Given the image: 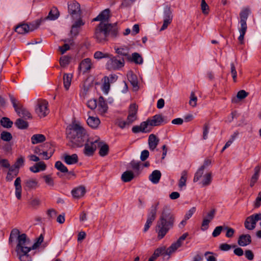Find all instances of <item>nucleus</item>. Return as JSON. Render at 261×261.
I'll return each mask as SVG.
<instances>
[{
  "instance_id": "obj_13",
  "label": "nucleus",
  "mask_w": 261,
  "mask_h": 261,
  "mask_svg": "<svg viewBox=\"0 0 261 261\" xmlns=\"http://www.w3.org/2000/svg\"><path fill=\"white\" fill-rule=\"evenodd\" d=\"M164 121V118L161 114H157L151 118H148L146 122L148 126H156L161 125Z\"/></svg>"
},
{
  "instance_id": "obj_59",
  "label": "nucleus",
  "mask_w": 261,
  "mask_h": 261,
  "mask_svg": "<svg viewBox=\"0 0 261 261\" xmlns=\"http://www.w3.org/2000/svg\"><path fill=\"white\" fill-rule=\"evenodd\" d=\"M130 166L132 168L136 171L137 172V174L139 173V170L140 168V164L139 162L135 161L134 160L132 161L130 163Z\"/></svg>"
},
{
  "instance_id": "obj_61",
  "label": "nucleus",
  "mask_w": 261,
  "mask_h": 261,
  "mask_svg": "<svg viewBox=\"0 0 261 261\" xmlns=\"http://www.w3.org/2000/svg\"><path fill=\"white\" fill-rule=\"evenodd\" d=\"M43 239L44 238L43 235L42 234H40V236L37 239V241L33 244L32 249H35L38 247L43 242Z\"/></svg>"
},
{
  "instance_id": "obj_38",
  "label": "nucleus",
  "mask_w": 261,
  "mask_h": 261,
  "mask_svg": "<svg viewBox=\"0 0 261 261\" xmlns=\"http://www.w3.org/2000/svg\"><path fill=\"white\" fill-rule=\"evenodd\" d=\"M72 75L70 74H64L63 76L64 86L66 90H68L71 84Z\"/></svg>"
},
{
  "instance_id": "obj_43",
  "label": "nucleus",
  "mask_w": 261,
  "mask_h": 261,
  "mask_svg": "<svg viewBox=\"0 0 261 261\" xmlns=\"http://www.w3.org/2000/svg\"><path fill=\"white\" fill-rule=\"evenodd\" d=\"M128 80L130 82L133 87L134 88L138 89L139 88L137 78L136 75H135L132 73L130 74V75L128 76Z\"/></svg>"
},
{
  "instance_id": "obj_27",
  "label": "nucleus",
  "mask_w": 261,
  "mask_h": 261,
  "mask_svg": "<svg viewBox=\"0 0 261 261\" xmlns=\"http://www.w3.org/2000/svg\"><path fill=\"white\" fill-rule=\"evenodd\" d=\"M249 11L248 9H244L242 10L240 14V24L241 27H247V23H246V20L248 18V15H249Z\"/></svg>"
},
{
  "instance_id": "obj_4",
  "label": "nucleus",
  "mask_w": 261,
  "mask_h": 261,
  "mask_svg": "<svg viewBox=\"0 0 261 261\" xmlns=\"http://www.w3.org/2000/svg\"><path fill=\"white\" fill-rule=\"evenodd\" d=\"M17 241V244L16 247L17 253H19L20 252H29L32 249L31 247L28 246L30 240L27 238L25 233L18 235Z\"/></svg>"
},
{
  "instance_id": "obj_34",
  "label": "nucleus",
  "mask_w": 261,
  "mask_h": 261,
  "mask_svg": "<svg viewBox=\"0 0 261 261\" xmlns=\"http://www.w3.org/2000/svg\"><path fill=\"white\" fill-rule=\"evenodd\" d=\"M15 124L18 128L21 129H26L29 126L28 122L21 118L17 119L15 122Z\"/></svg>"
},
{
  "instance_id": "obj_29",
  "label": "nucleus",
  "mask_w": 261,
  "mask_h": 261,
  "mask_svg": "<svg viewBox=\"0 0 261 261\" xmlns=\"http://www.w3.org/2000/svg\"><path fill=\"white\" fill-rule=\"evenodd\" d=\"M135 177V175L132 171H126L121 175V180L124 182L130 181Z\"/></svg>"
},
{
  "instance_id": "obj_5",
  "label": "nucleus",
  "mask_w": 261,
  "mask_h": 261,
  "mask_svg": "<svg viewBox=\"0 0 261 261\" xmlns=\"http://www.w3.org/2000/svg\"><path fill=\"white\" fill-rule=\"evenodd\" d=\"M100 144L101 142L98 139L86 143L84 145V154L89 156L93 155L97 147H100Z\"/></svg>"
},
{
  "instance_id": "obj_46",
  "label": "nucleus",
  "mask_w": 261,
  "mask_h": 261,
  "mask_svg": "<svg viewBox=\"0 0 261 261\" xmlns=\"http://www.w3.org/2000/svg\"><path fill=\"white\" fill-rule=\"evenodd\" d=\"M19 116H21L25 118L31 119L32 115L31 113L23 107L20 110L19 113H17Z\"/></svg>"
},
{
  "instance_id": "obj_30",
  "label": "nucleus",
  "mask_w": 261,
  "mask_h": 261,
  "mask_svg": "<svg viewBox=\"0 0 261 261\" xmlns=\"http://www.w3.org/2000/svg\"><path fill=\"white\" fill-rule=\"evenodd\" d=\"M212 181V173L211 172H207L203 175L201 184L203 187H205L210 185L211 184Z\"/></svg>"
},
{
  "instance_id": "obj_53",
  "label": "nucleus",
  "mask_w": 261,
  "mask_h": 261,
  "mask_svg": "<svg viewBox=\"0 0 261 261\" xmlns=\"http://www.w3.org/2000/svg\"><path fill=\"white\" fill-rule=\"evenodd\" d=\"M70 58L66 56L62 57L60 60V64L62 67H65L69 64Z\"/></svg>"
},
{
  "instance_id": "obj_26",
  "label": "nucleus",
  "mask_w": 261,
  "mask_h": 261,
  "mask_svg": "<svg viewBox=\"0 0 261 261\" xmlns=\"http://www.w3.org/2000/svg\"><path fill=\"white\" fill-rule=\"evenodd\" d=\"M260 169L261 167L259 166H257L254 168V173L252 176L250 181V186L251 187H253L255 184L257 182V180L258 179Z\"/></svg>"
},
{
  "instance_id": "obj_18",
  "label": "nucleus",
  "mask_w": 261,
  "mask_h": 261,
  "mask_svg": "<svg viewBox=\"0 0 261 261\" xmlns=\"http://www.w3.org/2000/svg\"><path fill=\"white\" fill-rule=\"evenodd\" d=\"M86 189L84 186H79L73 189L71 191L72 196L77 199H79L85 194Z\"/></svg>"
},
{
  "instance_id": "obj_32",
  "label": "nucleus",
  "mask_w": 261,
  "mask_h": 261,
  "mask_svg": "<svg viewBox=\"0 0 261 261\" xmlns=\"http://www.w3.org/2000/svg\"><path fill=\"white\" fill-rule=\"evenodd\" d=\"M188 178V172L184 170L181 173V177L178 181V187L181 189L183 187L186 186V181Z\"/></svg>"
},
{
  "instance_id": "obj_12",
  "label": "nucleus",
  "mask_w": 261,
  "mask_h": 261,
  "mask_svg": "<svg viewBox=\"0 0 261 261\" xmlns=\"http://www.w3.org/2000/svg\"><path fill=\"white\" fill-rule=\"evenodd\" d=\"M138 106L136 103L130 105L127 119L132 124L137 119Z\"/></svg>"
},
{
  "instance_id": "obj_51",
  "label": "nucleus",
  "mask_w": 261,
  "mask_h": 261,
  "mask_svg": "<svg viewBox=\"0 0 261 261\" xmlns=\"http://www.w3.org/2000/svg\"><path fill=\"white\" fill-rule=\"evenodd\" d=\"M236 245H230L227 243H223L220 245L219 249L223 251H227L229 250L231 248H235Z\"/></svg>"
},
{
  "instance_id": "obj_25",
  "label": "nucleus",
  "mask_w": 261,
  "mask_h": 261,
  "mask_svg": "<svg viewBox=\"0 0 261 261\" xmlns=\"http://www.w3.org/2000/svg\"><path fill=\"white\" fill-rule=\"evenodd\" d=\"M46 168L45 164L43 162H40L30 167V170L33 173H37L40 171L45 170Z\"/></svg>"
},
{
  "instance_id": "obj_23",
  "label": "nucleus",
  "mask_w": 261,
  "mask_h": 261,
  "mask_svg": "<svg viewBox=\"0 0 261 261\" xmlns=\"http://www.w3.org/2000/svg\"><path fill=\"white\" fill-rule=\"evenodd\" d=\"M159 142V139L154 134H151L148 138V145L151 150H154Z\"/></svg>"
},
{
  "instance_id": "obj_58",
  "label": "nucleus",
  "mask_w": 261,
  "mask_h": 261,
  "mask_svg": "<svg viewBox=\"0 0 261 261\" xmlns=\"http://www.w3.org/2000/svg\"><path fill=\"white\" fill-rule=\"evenodd\" d=\"M24 159L22 156L18 158L14 164L15 168L19 169L21 166H22L24 164Z\"/></svg>"
},
{
  "instance_id": "obj_56",
  "label": "nucleus",
  "mask_w": 261,
  "mask_h": 261,
  "mask_svg": "<svg viewBox=\"0 0 261 261\" xmlns=\"http://www.w3.org/2000/svg\"><path fill=\"white\" fill-rule=\"evenodd\" d=\"M20 232L17 229H13L10 233V238H9V242H12L13 239L15 238L16 237H18V235H20L19 234Z\"/></svg>"
},
{
  "instance_id": "obj_54",
  "label": "nucleus",
  "mask_w": 261,
  "mask_h": 261,
  "mask_svg": "<svg viewBox=\"0 0 261 261\" xmlns=\"http://www.w3.org/2000/svg\"><path fill=\"white\" fill-rule=\"evenodd\" d=\"M197 98L195 96L194 92H192L190 95V100L189 101V104L193 107H195L197 104Z\"/></svg>"
},
{
  "instance_id": "obj_10",
  "label": "nucleus",
  "mask_w": 261,
  "mask_h": 261,
  "mask_svg": "<svg viewBox=\"0 0 261 261\" xmlns=\"http://www.w3.org/2000/svg\"><path fill=\"white\" fill-rule=\"evenodd\" d=\"M124 65V60H119L117 57H113L110 58L107 63V68L111 70L117 69Z\"/></svg>"
},
{
  "instance_id": "obj_42",
  "label": "nucleus",
  "mask_w": 261,
  "mask_h": 261,
  "mask_svg": "<svg viewBox=\"0 0 261 261\" xmlns=\"http://www.w3.org/2000/svg\"><path fill=\"white\" fill-rule=\"evenodd\" d=\"M0 138L4 141L9 142L12 139L13 137L12 134L10 132L3 131L1 134Z\"/></svg>"
},
{
  "instance_id": "obj_6",
  "label": "nucleus",
  "mask_w": 261,
  "mask_h": 261,
  "mask_svg": "<svg viewBox=\"0 0 261 261\" xmlns=\"http://www.w3.org/2000/svg\"><path fill=\"white\" fill-rule=\"evenodd\" d=\"M173 15L170 7L166 6L164 10V21L163 24L160 29V31L166 29L172 20Z\"/></svg>"
},
{
  "instance_id": "obj_44",
  "label": "nucleus",
  "mask_w": 261,
  "mask_h": 261,
  "mask_svg": "<svg viewBox=\"0 0 261 261\" xmlns=\"http://www.w3.org/2000/svg\"><path fill=\"white\" fill-rule=\"evenodd\" d=\"M132 61L136 64H141L143 63V59L139 54L134 53L132 54Z\"/></svg>"
},
{
  "instance_id": "obj_35",
  "label": "nucleus",
  "mask_w": 261,
  "mask_h": 261,
  "mask_svg": "<svg viewBox=\"0 0 261 261\" xmlns=\"http://www.w3.org/2000/svg\"><path fill=\"white\" fill-rule=\"evenodd\" d=\"M168 248L166 249L165 247H161L157 248L156 250H155L154 252V255H156L158 257H159L160 255H162L164 256L166 255H169L172 253H169L168 252Z\"/></svg>"
},
{
  "instance_id": "obj_7",
  "label": "nucleus",
  "mask_w": 261,
  "mask_h": 261,
  "mask_svg": "<svg viewBox=\"0 0 261 261\" xmlns=\"http://www.w3.org/2000/svg\"><path fill=\"white\" fill-rule=\"evenodd\" d=\"M48 102L45 100L39 99L38 101L36 112L40 117H44L49 113Z\"/></svg>"
},
{
  "instance_id": "obj_8",
  "label": "nucleus",
  "mask_w": 261,
  "mask_h": 261,
  "mask_svg": "<svg viewBox=\"0 0 261 261\" xmlns=\"http://www.w3.org/2000/svg\"><path fill=\"white\" fill-rule=\"evenodd\" d=\"M68 13L73 18L81 16L80 5L76 2H71L68 4Z\"/></svg>"
},
{
  "instance_id": "obj_14",
  "label": "nucleus",
  "mask_w": 261,
  "mask_h": 261,
  "mask_svg": "<svg viewBox=\"0 0 261 261\" xmlns=\"http://www.w3.org/2000/svg\"><path fill=\"white\" fill-rule=\"evenodd\" d=\"M188 233L187 232L184 233L177 240V241L173 243L169 248H168V252L169 253H173L175 252L179 247H180L182 244V242L184 241L186 238L188 237Z\"/></svg>"
},
{
  "instance_id": "obj_9",
  "label": "nucleus",
  "mask_w": 261,
  "mask_h": 261,
  "mask_svg": "<svg viewBox=\"0 0 261 261\" xmlns=\"http://www.w3.org/2000/svg\"><path fill=\"white\" fill-rule=\"evenodd\" d=\"M39 25V23L37 24H21L17 26L15 28V31L21 34H24L29 32H31L34 31L35 29H37Z\"/></svg>"
},
{
  "instance_id": "obj_40",
  "label": "nucleus",
  "mask_w": 261,
  "mask_h": 261,
  "mask_svg": "<svg viewBox=\"0 0 261 261\" xmlns=\"http://www.w3.org/2000/svg\"><path fill=\"white\" fill-rule=\"evenodd\" d=\"M102 142H101V144L100 147H98L100 148L99 154L101 156H105L108 154L109 152V146L106 144H102Z\"/></svg>"
},
{
  "instance_id": "obj_3",
  "label": "nucleus",
  "mask_w": 261,
  "mask_h": 261,
  "mask_svg": "<svg viewBox=\"0 0 261 261\" xmlns=\"http://www.w3.org/2000/svg\"><path fill=\"white\" fill-rule=\"evenodd\" d=\"M67 138L70 141L69 145L71 147H82L86 138V130L79 124H74L67 133Z\"/></svg>"
},
{
  "instance_id": "obj_52",
  "label": "nucleus",
  "mask_w": 261,
  "mask_h": 261,
  "mask_svg": "<svg viewBox=\"0 0 261 261\" xmlns=\"http://www.w3.org/2000/svg\"><path fill=\"white\" fill-rule=\"evenodd\" d=\"M43 179L45 183L50 187H54V181L53 178L51 177L50 175H44L43 176Z\"/></svg>"
},
{
  "instance_id": "obj_16",
  "label": "nucleus",
  "mask_w": 261,
  "mask_h": 261,
  "mask_svg": "<svg viewBox=\"0 0 261 261\" xmlns=\"http://www.w3.org/2000/svg\"><path fill=\"white\" fill-rule=\"evenodd\" d=\"M63 160L67 165L75 164L79 161L78 156L75 153L72 155L64 154L63 156Z\"/></svg>"
},
{
  "instance_id": "obj_17",
  "label": "nucleus",
  "mask_w": 261,
  "mask_h": 261,
  "mask_svg": "<svg viewBox=\"0 0 261 261\" xmlns=\"http://www.w3.org/2000/svg\"><path fill=\"white\" fill-rule=\"evenodd\" d=\"M38 187V182L36 179L30 178L24 181V188L25 190H31Z\"/></svg>"
},
{
  "instance_id": "obj_57",
  "label": "nucleus",
  "mask_w": 261,
  "mask_h": 261,
  "mask_svg": "<svg viewBox=\"0 0 261 261\" xmlns=\"http://www.w3.org/2000/svg\"><path fill=\"white\" fill-rule=\"evenodd\" d=\"M248 220L253 221V223L254 224L255 222L256 223L258 221L261 220V213L255 214L250 216V218Z\"/></svg>"
},
{
  "instance_id": "obj_55",
  "label": "nucleus",
  "mask_w": 261,
  "mask_h": 261,
  "mask_svg": "<svg viewBox=\"0 0 261 261\" xmlns=\"http://www.w3.org/2000/svg\"><path fill=\"white\" fill-rule=\"evenodd\" d=\"M109 55L108 54H104L101 51H97L94 54V57L95 59L99 60L102 58L109 57Z\"/></svg>"
},
{
  "instance_id": "obj_50",
  "label": "nucleus",
  "mask_w": 261,
  "mask_h": 261,
  "mask_svg": "<svg viewBox=\"0 0 261 261\" xmlns=\"http://www.w3.org/2000/svg\"><path fill=\"white\" fill-rule=\"evenodd\" d=\"M247 28L241 27V28L239 30L240 35L238 38V40L241 44L244 43V38L245 33L246 32Z\"/></svg>"
},
{
  "instance_id": "obj_20",
  "label": "nucleus",
  "mask_w": 261,
  "mask_h": 261,
  "mask_svg": "<svg viewBox=\"0 0 261 261\" xmlns=\"http://www.w3.org/2000/svg\"><path fill=\"white\" fill-rule=\"evenodd\" d=\"M87 124L93 129L98 128L100 121L97 117L89 116L87 120Z\"/></svg>"
},
{
  "instance_id": "obj_24",
  "label": "nucleus",
  "mask_w": 261,
  "mask_h": 261,
  "mask_svg": "<svg viewBox=\"0 0 261 261\" xmlns=\"http://www.w3.org/2000/svg\"><path fill=\"white\" fill-rule=\"evenodd\" d=\"M14 186L15 188V195L18 199L21 198L22 187L21 185V178L20 177L16 178L14 181Z\"/></svg>"
},
{
  "instance_id": "obj_1",
  "label": "nucleus",
  "mask_w": 261,
  "mask_h": 261,
  "mask_svg": "<svg viewBox=\"0 0 261 261\" xmlns=\"http://www.w3.org/2000/svg\"><path fill=\"white\" fill-rule=\"evenodd\" d=\"M110 16V10L106 9L101 11L93 21H100L95 29L94 38L98 43H104L109 38H115L118 34V29L116 23H108Z\"/></svg>"
},
{
  "instance_id": "obj_37",
  "label": "nucleus",
  "mask_w": 261,
  "mask_h": 261,
  "mask_svg": "<svg viewBox=\"0 0 261 261\" xmlns=\"http://www.w3.org/2000/svg\"><path fill=\"white\" fill-rule=\"evenodd\" d=\"M59 16V12L57 8H53L49 11L47 18L50 20H55Z\"/></svg>"
},
{
  "instance_id": "obj_28",
  "label": "nucleus",
  "mask_w": 261,
  "mask_h": 261,
  "mask_svg": "<svg viewBox=\"0 0 261 261\" xmlns=\"http://www.w3.org/2000/svg\"><path fill=\"white\" fill-rule=\"evenodd\" d=\"M161 175L160 171L155 170L149 175V179L153 184H156L159 183Z\"/></svg>"
},
{
  "instance_id": "obj_41",
  "label": "nucleus",
  "mask_w": 261,
  "mask_h": 261,
  "mask_svg": "<svg viewBox=\"0 0 261 261\" xmlns=\"http://www.w3.org/2000/svg\"><path fill=\"white\" fill-rule=\"evenodd\" d=\"M28 253L29 252H20L17 254L20 261H32V258L31 256L28 254Z\"/></svg>"
},
{
  "instance_id": "obj_36",
  "label": "nucleus",
  "mask_w": 261,
  "mask_h": 261,
  "mask_svg": "<svg viewBox=\"0 0 261 261\" xmlns=\"http://www.w3.org/2000/svg\"><path fill=\"white\" fill-rule=\"evenodd\" d=\"M1 124L4 128H10L13 125V122L8 117H3L0 121Z\"/></svg>"
},
{
  "instance_id": "obj_31",
  "label": "nucleus",
  "mask_w": 261,
  "mask_h": 261,
  "mask_svg": "<svg viewBox=\"0 0 261 261\" xmlns=\"http://www.w3.org/2000/svg\"><path fill=\"white\" fill-rule=\"evenodd\" d=\"M45 141V137L42 134H35L31 137V142L33 144L42 143Z\"/></svg>"
},
{
  "instance_id": "obj_49",
  "label": "nucleus",
  "mask_w": 261,
  "mask_h": 261,
  "mask_svg": "<svg viewBox=\"0 0 261 261\" xmlns=\"http://www.w3.org/2000/svg\"><path fill=\"white\" fill-rule=\"evenodd\" d=\"M159 205V202L152 205L150 209L149 210V211L148 212V215H150V216H152L156 217L158 206Z\"/></svg>"
},
{
  "instance_id": "obj_45",
  "label": "nucleus",
  "mask_w": 261,
  "mask_h": 261,
  "mask_svg": "<svg viewBox=\"0 0 261 261\" xmlns=\"http://www.w3.org/2000/svg\"><path fill=\"white\" fill-rule=\"evenodd\" d=\"M204 170L203 167H200L198 170L196 171V172L195 173L194 177L193 178V181L194 182H197L198 181L202 176L204 175Z\"/></svg>"
},
{
  "instance_id": "obj_21",
  "label": "nucleus",
  "mask_w": 261,
  "mask_h": 261,
  "mask_svg": "<svg viewBox=\"0 0 261 261\" xmlns=\"http://www.w3.org/2000/svg\"><path fill=\"white\" fill-rule=\"evenodd\" d=\"M108 108L107 102L104 100V98L100 96L99 98L98 103V113L101 115H103L107 112Z\"/></svg>"
},
{
  "instance_id": "obj_47",
  "label": "nucleus",
  "mask_w": 261,
  "mask_h": 261,
  "mask_svg": "<svg viewBox=\"0 0 261 261\" xmlns=\"http://www.w3.org/2000/svg\"><path fill=\"white\" fill-rule=\"evenodd\" d=\"M250 218V216L248 217L244 223V226L245 228L248 230H253L256 226V223L255 222L254 224L253 223V221H249L248 219Z\"/></svg>"
},
{
  "instance_id": "obj_48",
  "label": "nucleus",
  "mask_w": 261,
  "mask_h": 261,
  "mask_svg": "<svg viewBox=\"0 0 261 261\" xmlns=\"http://www.w3.org/2000/svg\"><path fill=\"white\" fill-rule=\"evenodd\" d=\"M116 123L117 125L121 129H123L126 127H128L132 124L130 122H128L127 119L125 121L122 120L121 119H118Z\"/></svg>"
},
{
  "instance_id": "obj_60",
  "label": "nucleus",
  "mask_w": 261,
  "mask_h": 261,
  "mask_svg": "<svg viewBox=\"0 0 261 261\" xmlns=\"http://www.w3.org/2000/svg\"><path fill=\"white\" fill-rule=\"evenodd\" d=\"M224 229L226 230L225 236L227 238H230L233 236L235 231L233 228L228 226H225L224 227Z\"/></svg>"
},
{
  "instance_id": "obj_64",
  "label": "nucleus",
  "mask_w": 261,
  "mask_h": 261,
  "mask_svg": "<svg viewBox=\"0 0 261 261\" xmlns=\"http://www.w3.org/2000/svg\"><path fill=\"white\" fill-rule=\"evenodd\" d=\"M223 229H224V227H223L222 226H217L215 228V229L214 230V231L212 233L213 237H217L219 236L220 234Z\"/></svg>"
},
{
  "instance_id": "obj_19",
  "label": "nucleus",
  "mask_w": 261,
  "mask_h": 261,
  "mask_svg": "<svg viewBox=\"0 0 261 261\" xmlns=\"http://www.w3.org/2000/svg\"><path fill=\"white\" fill-rule=\"evenodd\" d=\"M251 243V236L247 234H242L240 236L238 243L239 245L240 246H246L250 244Z\"/></svg>"
},
{
  "instance_id": "obj_63",
  "label": "nucleus",
  "mask_w": 261,
  "mask_h": 261,
  "mask_svg": "<svg viewBox=\"0 0 261 261\" xmlns=\"http://www.w3.org/2000/svg\"><path fill=\"white\" fill-rule=\"evenodd\" d=\"M29 205L33 208H37L40 204V201L39 199L34 198L31 199L29 202Z\"/></svg>"
},
{
  "instance_id": "obj_11",
  "label": "nucleus",
  "mask_w": 261,
  "mask_h": 261,
  "mask_svg": "<svg viewBox=\"0 0 261 261\" xmlns=\"http://www.w3.org/2000/svg\"><path fill=\"white\" fill-rule=\"evenodd\" d=\"M93 67V64L90 58H86L83 60L80 63L79 66V70L80 72L85 74L89 72L91 69Z\"/></svg>"
},
{
  "instance_id": "obj_15",
  "label": "nucleus",
  "mask_w": 261,
  "mask_h": 261,
  "mask_svg": "<svg viewBox=\"0 0 261 261\" xmlns=\"http://www.w3.org/2000/svg\"><path fill=\"white\" fill-rule=\"evenodd\" d=\"M148 124L145 121H143L140 123V125H135L132 127V132L134 133L137 134L140 132L146 133H149L151 131V129L148 128Z\"/></svg>"
},
{
  "instance_id": "obj_2",
  "label": "nucleus",
  "mask_w": 261,
  "mask_h": 261,
  "mask_svg": "<svg viewBox=\"0 0 261 261\" xmlns=\"http://www.w3.org/2000/svg\"><path fill=\"white\" fill-rule=\"evenodd\" d=\"M174 222V215L170 212L167 206L164 207L156 226V231L159 239L163 238L168 231L173 227Z\"/></svg>"
},
{
  "instance_id": "obj_62",
  "label": "nucleus",
  "mask_w": 261,
  "mask_h": 261,
  "mask_svg": "<svg viewBox=\"0 0 261 261\" xmlns=\"http://www.w3.org/2000/svg\"><path fill=\"white\" fill-rule=\"evenodd\" d=\"M209 129H210V126H209L208 124L207 123H205L204 124L203 127L202 137H203V140H206L207 139V135L208 133Z\"/></svg>"
},
{
  "instance_id": "obj_22",
  "label": "nucleus",
  "mask_w": 261,
  "mask_h": 261,
  "mask_svg": "<svg viewBox=\"0 0 261 261\" xmlns=\"http://www.w3.org/2000/svg\"><path fill=\"white\" fill-rule=\"evenodd\" d=\"M9 96L15 111L16 113H19L20 110L22 109L23 106L12 94H9Z\"/></svg>"
},
{
  "instance_id": "obj_33",
  "label": "nucleus",
  "mask_w": 261,
  "mask_h": 261,
  "mask_svg": "<svg viewBox=\"0 0 261 261\" xmlns=\"http://www.w3.org/2000/svg\"><path fill=\"white\" fill-rule=\"evenodd\" d=\"M107 77V76H105L102 79V91L106 94H107L110 88V84L111 83Z\"/></svg>"
},
{
  "instance_id": "obj_39",
  "label": "nucleus",
  "mask_w": 261,
  "mask_h": 261,
  "mask_svg": "<svg viewBox=\"0 0 261 261\" xmlns=\"http://www.w3.org/2000/svg\"><path fill=\"white\" fill-rule=\"evenodd\" d=\"M55 167L62 173L68 172L67 168L61 161H57Z\"/></svg>"
}]
</instances>
